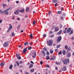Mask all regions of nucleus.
Returning a JSON list of instances; mask_svg holds the SVG:
<instances>
[{
    "mask_svg": "<svg viewBox=\"0 0 74 74\" xmlns=\"http://www.w3.org/2000/svg\"><path fill=\"white\" fill-rule=\"evenodd\" d=\"M62 62L64 63V64H67V63H69V62H70V61L69 60H67L66 59H65L64 60H62Z\"/></svg>",
    "mask_w": 74,
    "mask_h": 74,
    "instance_id": "f257e3e1",
    "label": "nucleus"
},
{
    "mask_svg": "<svg viewBox=\"0 0 74 74\" xmlns=\"http://www.w3.org/2000/svg\"><path fill=\"white\" fill-rule=\"evenodd\" d=\"M48 45L49 46H51L52 45L53 43V41L52 40H49L47 41Z\"/></svg>",
    "mask_w": 74,
    "mask_h": 74,
    "instance_id": "f03ea898",
    "label": "nucleus"
},
{
    "mask_svg": "<svg viewBox=\"0 0 74 74\" xmlns=\"http://www.w3.org/2000/svg\"><path fill=\"white\" fill-rule=\"evenodd\" d=\"M62 40V36H59L58 37L57 39V42H59Z\"/></svg>",
    "mask_w": 74,
    "mask_h": 74,
    "instance_id": "7ed1b4c3",
    "label": "nucleus"
},
{
    "mask_svg": "<svg viewBox=\"0 0 74 74\" xmlns=\"http://www.w3.org/2000/svg\"><path fill=\"white\" fill-rule=\"evenodd\" d=\"M9 28L8 29V30L7 31V33H8V32H9V31H10V30H11L12 28V26L11 24H9Z\"/></svg>",
    "mask_w": 74,
    "mask_h": 74,
    "instance_id": "20e7f679",
    "label": "nucleus"
},
{
    "mask_svg": "<svg viewBox=\"0 0 74 74\" xmlns=\"http://www.w3.org/2000/svg\"><path fill=\"white\" fill-rule=\"evenodd\" d=\"M36 56V52H34L32 54V57L33 58H34Z\"/></svg>",
    "mask_w": 74,
    "mask_h": 74,
    "instance_id": "39448f33",
    "label": "nucleus"
},
{
    "mask_svg": "<svg viewBox=\"0 0 74 74\" xmlns=\"http://www.w3.org/2000/svg\"><path fill=\"white\" fill-rule=\"evenodd\" d=\"M16 57H17V59H18L19 60H21V57L20 56V55H19V54H16Z\"/></svg>",
    "mask_w": 74,
    "mask_h": 74,
    "instance_id": "423d86ee",
    "label": "nucleus"
},
{
    "mask_svg": "<svg viewBox=\"0 0 74 74\" xmlns=\"http://www.w3.org/2000/svg\"><path fill=\"white\" fill-rule=\"evenodd\" d=\"M8 45V41H6L3 44V47H7V46Z\"/></svg>",
    "mask_w": 74,
    "mask_h": 74,
    "instance_id": "0eeeda50",
    "label": "nucleus"
},
{
    "mask_svg": "<svg viewBox=\"0 0 74 74\" xmlns=\"http://www.w3.org/2000/svg\"><path fill=\"white\" fill-rule=\"evenodd\" d=\"M4 13L6 15H8V14L9 12H8V11L6 10L3 11Z\"/></svg>",
    "mask_w": 74,
    "mask_h": 74,
    "instance_id": "6e6552de",
    "label": "nucleus"
},
{
    "mask_svg": "<svg viewBox=\"0 0 74 74\" xmlns=\"http://www.w3.org/2000/svg\"><path fill=\"white\" fill-rule=\"evenodd\" d=\"M27 48H25L23 50V53H26V52L27 51Z\"/></svg>",
    "mask_w": 74,
    "mask_h": 74,
    "instance_id": "1a4fd4ad",
    "label": "nucleus"
},
{
    "mask_svg": "<svg viewBox=\"0 0 74 74\" xmlns=\"http://www.w3.org/2000/svg\"><path fill=\"white\" fill-rule=\"evenodd\" d=\"M66 66H64V67H63V68H62V71H65L66 70H67V69H66Z\"/></svg>",
    "mask_w": 74,
    "mask_h": 74,
    "instance_id": "9d476101",
    "label": "nucleus"
},
{
    "mask_svg": "<svg viewBox=\"0 0 74 74\" xmlns=\"http://www.w3.org/2000/svg\"><path fill=\"white\" fill-rule=\"evenodd\" d=\"M62 30H61L59 31V32H58L57 33V35H60L62 34Z\"/></svg>",
    "mask_w": 74,
    "mask_h": 74,
    "instance_id": "9b49d317",
    "label": "nucleus"
},
{
    "mask_svg": "<svg viewBox=\"0 0 74 74\" xmlns=\"http://www.w3.org/2000/svg\"><path fill=\"white\" fill-rule=\"evenodd\" d=\"M14 13L16 15H18L19 14V10H16Z\"/></svg>",
    "mask_w": 74,
    "mask_h": 74,
    "instance_id": "f8f14e48",
    "label": "nucleus"
},
{
    "mask_svg": "<svg viewBox=\"0 0 74 74\" xmlns=\"http://www.w3.org/2000/svg\"><path fill=\"white\" fill-rule=\"evenodd\" d=\"M25 11V9H21L20 10H19V12H21V13H23Z\"/></svg>",
    "mask_w": 74,
    "mask_h": 74,
    "instance_id": "ddd939ff",
    "label": "nucleus"
},
{
    "mask_svg": "<svg viewBox=\"0 0 74 74\" xmlns=\"http://www.w3.org/2000/svg\"><path fill=\"white\" fill-rule=\"evenodd\" d=\"M55 56H53L52 57V58H51L50 59V60H55Z\"/></svg>",
    "mask_w": 74,
    "mask_h": 74,
    "instance_id": "4468645a",
    "label": "nucleus"
},
{
    "mask_svg": "<svg viewBox=\"0 0 74 74\" xmlns=\"http://www.w3.org/2000/svg\"><path fill=\"white\" fill-rule=\"evenodd\" d=\"M5 64V62H1L0 64V66H4V65Z\"/></svg>",
    "mask_w": 74,
    "mask_h": 74,
    "instance_id": "2eb2a0df",
    "label": "nucleus"
},
{
    "mask_svg": "<svg viewBox=\"0 0 74 74\" xmlns=\"http://www.w3.org/2000/svg\"><path fill=\"white\" fill-rule=\"evenodd\" d=\"M70 31H71V28H68L67 31V33H69L70 32Z\"/></svg>",
    "mask_w": 74,
    "mask_h": 74,
    "instance_id": "dca6fc26",
    "label": "nucleus"
},
{
    "mask_svg": "<svg viewBox=\"0 0 74 74\" xmlns=\"http://www.w3.org/2000/svg\"><path fill=\"white\" fill-rule=\"evenodd\" d=\"M24 46L26 47V46H27L28 45V42H25L24 44Z\"/></svg>",
    "mask_w": 74,
    "mask_h": 74,
    "instance_id": "f3484780",
    "label": "nucleus"
},
{
    "mask_svg": "<svg viewBox=\"0 0 74 74\" xmlns=\"http://www.w3.org/2000/svg\"><path fill=\"white\" fill-rule=\"evenodd\" d=\"M66 51H65V50H64L63 51H62V53L63 55H64L66 53Z\"/></svg>",
    "mask_w": 74,
    "mask_h": 74,
    "instance_id": "a211bd4d",
    "label": "nucleus"
},
{
    "mask_svg": "<svg viewBox=\"0 0 74 74\" xmlns=\"http://www.w3.org/2000/svg\"><path fill=\"white\" fill-rule=\"evenodd\" d=\"M41 53H42V54L44 55V56H45V53L44 51H42Z\"/></svg>",
    "mask_w": 74,
    "mask_h": 74,
    "instance_id": "6ab92c4d",
    "label": "nucleus"
},
{
    "mask_svg": "<svg viewBox=\"0 0 74 74\" xmlns=\"http://www.w3.org/2000/svg\"><path fill=\"white\" fill-rule=\"evenodd\" d=\"M67 57H70V56H71V53H68L67 54Z\"/></svg>",
    "mask_w": 74,
    "mask_h": 74,
    "instance_id": "aec40b11",
    "label": "nucleus"
},
{
    "mask_svg": "<svg viewBox=\"0 0 74 74\" xmlns=\"http://www.w3.org/2000/svg\"><path fill=\"white\" fill-rule=\"evenodd\" d=\"M13 67V66L12 65H10L9 67V69H12Z\"/></svg>",
    "mask_w": 74,
    "mask_h": 74,
    "instance_id": "412c9836",
    "label": "nucleus"
},
{
    "mask_svg": "<svg viewBox=\"0 0 74 74\" xmlns=\"http://www.w3.org/2000/svg\"><path fill=\"white\" fill-rule=\"evenodd\" d=\"M33 66V64H30L29 68V69H31V68H32V67Z\"/></svg>",
    "mask_w": 74,
    "mask_h": 74,
    "instance_id": "4be33fe9",
    "label": "nucleus"
},
{
    "mask_svg": "<svg viewBox=\"0 0 74 74\" xmlns=\"http://www.w3.org/2000/svg\"><path fill=\"white\" fill-rule=\"evenodd\" d=\"M46 59L47 60H49V59L50 58V57H49V56H46Z\"/></svg>",
    "mask_w": 74,
    "mask_h": 74,
    "instance_id": "5701e85b",
    "label": "nucleus"
},
{
    "mask_svg": "<svg viewBox=\"0 0 74 74\" xmlns=\"http://www.w3.org/2000/svg\"><path fill=\"white\" fill-rule=\"evenodd\" d=\"M52 2L54 3H56V2H57V0H53Z\"/></svg>",
    "mask_w": 74,
    "mask_h": 74,
    "instance_id": "b1692460",
    "label": "nucleus"
},
{
    "mask_svg": "<svg viewBox=\"0 0 74 74\" xmlns=\"http://www.w3.org/2000/svg\"><path fill=\"white\" fill-rule=\"evenodd\" d=\"M55 30L56 32H58V31H59V29L56 28L55 29Z\"/></svg>",
    "mask_w": 74,
    "mask_h": 74,
    "instance_id": "393cba45",
    "label": "nucleus"
},
{
    "mask_svg": "<svg viewBox=\"0 0 74 74\" xmlns=\"http://www.w3.org/2000/svg\"><path fill=\"white\" fill-rule=\"evenodd\" d=\"M60 47V45H58L56 46V48H59Z\"/></svg>",
    "mask_w": 74,
    "mask_h": 74,
    "instance_id": "a878e982",
    "label": "nucleus"
},
{
    "mask_svg": "<svg viewBox=\"0 0 74 74\" xmlns=\"http://www.w3.org/2000/svg\"><path fill=\"white\" fill-rule=\"evenodd\" d=\"M73 30H71V32L69 33V34H73Z\"/></svg>",
    "mask_w": 74,
    "mask_h": 74,
    "instance_id": "bb28decb",
    "label": "nucleus"
},
{
    "mask_svg": "<svg viewBox=\"0 0 74 74\" xmlns=\"http://www.w3.org/2000/svg\"><path fill=\"white\" fill-rule=\"evenodd\" d=\"M54 36H55L54 35H51L50 36V38H53L54 37Z\"/></svg>",
    "mask_w": 74,
    "mask_h": 74,
    "instance_id": "cd10ccee",
    "label": "nucleus"
},
{
    "mask_svg": "<svg viewBox=\"0 0 74 74\" xmlns=\"http://www.w3.org/2000/svg\"><path fill=\"white\" fill-rule=\"evenodd\" d=\"M36 21L34 20L33 21V25H35L36 24Z\"/></svg>",
    "mask_w": 74,
    "mask_h": 74,
    "instance_id": "c85d7f7f",
    "label": "nucleus"
},
{
    "mask_svg": "<svg viewBox=\"0 0 74 74\" xmlns=\"http://www.w3.org/2000/svg\"><path fill=\"white\" fill-rule=\"evenodd\" d=\"M50 52L51 54H52L53 53V51L51 49L50 50Z\"/></svg>",
    "mask_w": 74,
    "mask_h": 74,
    "instance_id": "c756f323",
    "label": "nucleus"
},
{
    "mask_svg": "<svg viewBox=\"0 0 74 74\" xmlns=\"http://www.w3.org/2000/svg\"><path fill=\"white\" fill-rule=\"evenodd\" d=\"M29 8L27 7V8L26 9V12H28V11H29Z\"/></svg>",
    "mask_w": 74,
    "mask_h": 74,
    "instance_id": "7c9ffc66",
    "label": "nucleus"
},
{
    "mask_svg": "<svg viewBox=\"0 0 74 74\" xmlns=\"http://www.w3.org/2000/svg\"><path fill=\"white\" fill-rule=\"evenodd\" d=\"M16 63L17 65V66H19V62L18 61L16 62Z\"/></svg>",
    "mask_w": 74,
    "mask_h": 74,
    "instance_id": "2f4dec72",
    "label": "nucleus"
},
{
    "mask_svg": "<svg viewBox=\"0 0 74 74\" xmlns=\"http://www.w3.org/2000/svg\"><path fill=\"white\" fill-rule=\"evenodd\" d=\"M62 13V12L61 11H58L57 12V13L58 14H61Z\"/></svg>",
    "mask_w": 74,
    "mask_h": 74,
    "instance_id": "473e14b6",
    "label": "nucleus"
},
{
    "mask_svg": "<svg viewBox=\"0 0 74 74\" xmlns=\"http://www.w3.org/2000/svg\"><path fill=\"white\" fill-rule=\"evenodd\" d=\"M62 51H60L58 53V55H61V54H62Z\"/></svg>",
    "mask_w": 74,
    "mask_h": 74,
    "instance_id": "72a5a7b5",
    "label": "nucleus"
},
{
    "mask_svg": "<svg viewBox=\"0 0 74 74\" xmlns=\"http://www.w3.org/2000/svg\"><path fill=\"white\" fill-rule=\"evenodd\" d=\"M4 13V11H2L1 10H0V14H3Z\"/></svg>",
    "mask_w": 74,
    "mask_h": 74,
    "instance_id": "f704fd0d",
    "label": "nucleus"
},
{
    "mask_svg": "<svg viewBox=\"0 0 74 74\" xmlns=\"http://www.w3.org/2000/svg\"><path fill=\"white\" fill-rule=\"evenodd\" d=\"M32 47H29L28 48V50H30V49H32Z\"/></svg>",
    "mask_w": 74,
    "mask_h": 74,
    "instance_id": "c9c22d12",
    "label": "nucleus"
},
{
    "mask_svg": "<svg viewBox=\"0 0 74 74\" xmlns=\"http://www.w3.org/2000/svg\"><path fill=\"white\" fill-rule=\"evenodd\" d=\"M34 71V69H33L31 70V72H33Z\"/></svg>",
    "mask_w": 74,
    "mask_h": 74,
    "instance_id": "e433bc0d",
    "label": "nucleus"
},
{
    "mask_svg": "<svg viewBox=\"0 0 74 74\" xmlns=\"http://www.w3.org/2000/svg\"><path fill=\"white\" fill-rule=\"evenodd\" d=\"M43 49L45 51V52H46V51H47V49L45 47L43 48Z\"/></svg>",
    "mask_w": 74,
    "mask_h": 74,
    "instance_id": "4c0bfd02",
    "label": "nucleus"
},
{
    "mask_svg": "<svg viewBox=\"0 0 74 74\" xmlns=\"http://www.w3.org/2000/svg\"><path fill=\"white\" fill-rule=\"evenodd\" d=\"M20 27H21V25H18L17 27V29H20Z\"/></svg>",
    "mask_w": 74,
    "mask_h": 74,
    "instance_id": "58836bf2",
    "label": "nucleus"
},
{
    "mask_svg": "<svg viewBox=\"0 0 74 74\" xmlns=\"http://www.w3.org/2000/svg\"><path fill=\"white\" fill-rule=\"evenodd\" d=\"M30 37L31 39H32V37H33V34H30Z\"/></svg>",
    "mask_w": 74,
    "mask_h": 74,
    "instance_id": "ea45409f",
    "label": "nucleus"
},
{
    "mask_svg": "<svg viewBox=\"0 0 74 74\" xmlns=\"http://www.w3.org/2000/svg\"><path fill=\"white\" fill-rule=\"evenodd\" d=\"M49 34H53V32H52V31H51L50 32H49Z\"/></svg>",
    "mask_w": 74,
    "mask_h": 74,
    "instance_id": "a19ab883",
    "label": "nucleus"
},
{
    "mask_svg": "<svg viewBox=\"0 0 74 74\" xmlns=\"http://www.w3.org/2000/svg\"><path fill=\"white\" fill-rule=\"evenodd\" d=\"M12 36L13 37V36H14L15 34H14V32H12Z\"/></svg>",
    "mask_w": 74,
    "mask_h": 74,
    "instance_id": "79ce46f5",
    "label": "nucleus"
},
{
    "mask_svg": "<svg viewBox=\"0 0 74 74\" xmlns=\"http://www.w3.org/2000/svg\"><path fill=\"white\" fill-rule=\"evenodd\" d=\"M55 51L56 52H58V49H55Z\"/></svg>",
    "mask_w": 74,
    "mask_h": 74,
    "instance_id": "37998d69",
    "label": "nucleus"
},
{
    "mask_svg": "<svg viewBox=\"0 0 74 74\" xmlns=\"http://www.w3.org/2000/svg\"><path fill=\"white\" fill-rule=\"evenodd\" d=\"M11 9V8H8L7 9H6V10L8 11H9V10H10Z\"/></svg>",
    "mask_w": 74,
    "mask_h": 74,
    "instance_id": "c03bdc74",
    "label": "nucleus"
},
{
    "mask_svg": "<svg viewBox=\"0 0 74 74\" xmlns=\"http://www.w3.org/2000/svg\"><path fill=\"white\" fill-rule=\"evenodd\" d=\"M65 48L66 50L68 48V47H67V46H65Z\"/></svg>",
    "mask_w": 74,
    "mask_h": 74,
    "instance_id": "a18cd8bd",
    "label": "nucleus"
},
{
    "mask_svg": "<svg viewBox=\"0 0 74 74\" xmlns=\"http://www.w3.org/2000/svg\"><path fill=\"white\" fill-rule=\"evenodd\" d=\"M71 51V49L68 48V51H67V52L68 53V52H69V51Z\"/></svg>",
    "mask_w": 74,
    "mask_h": 74,
    "instance_id": "49530a36",
    "label": "nucleus"
},
{
    "mask_svg": "<svg viewBox=\"0 0 74 74\" xmlns=\"http://www.w3.org/2000/svg\"><path fill=\"white\" fill-rule=\"evenodd\" d=\"M56 63L57 65H59L60 64V63L59 62H56Z\"/></svg>",
    "mask_w": 74,
    "mask_h": 74,
    "instance_id": "de8ad7c7",
    "label": "nucleus"
},
{
    "mask_svg": "<svg viewBox=\"0 0 74 74\" xmlns=\"http://www.w3.org/2000/svg\"><path fill=\"white\" fill-rule=\"evenodd\" d=\"M46 66L47 67H50V66H49L48 65V64H47L46 65Z\"/></svg>",
    "mask_w": 74,
    "mask_h": 74,
    "instance_id": "09e8293b",
    "label": "nucleus"
},
{
    "mask_svg": "<svg viewBox=\"0 0 74 74\" xmlns=\"http://www.w3.org/2000/svg\"><path fill=\"white\" fill-rule=\"evenodd\" d=\"M58 3L57 2L56 3H55V7H56L57 5H58Z\"/></svg>",
    "mask_w": 74,
    "mask_h": 74,
    "instance_id": "8fccbe9b",
    "label": "nucleus"
},
{
    "mask_svg": "<svg viewBox=\"0 0 74 74\" xmlns=\"http://www.w3.org/2000/svg\"><path fill=\"white\" fill-rule=\"evenodd\" d=\"M47 55H49V52L47 51Z\"/></svg>",
    "mask_w": 74,
    "mask_h": 74,
    "instance_id": "3c124183",
    "label": "nucleus"
},
{
    "mask_svg": "<svg viewBox=\"0 0 74 74\" xmlns=\"http://www.w3.org/2000/svg\"><path fill=\"white\" fill-rule=\"evenodd\" d=\"M22 63H23V61H20V62H19L20 64H22Z\"/></svg>",
    "mask_w": 74,
    "mask_h": 74,
    "instance_id": "603ef678",
    "label": "nucleus"
},
{
    "mask_svg": "<svg viewBox=\"0 0 74 74\" xmlns=\"http://www.w3.org/2000/svg\"><path fill=\"white\" fill-rule=\"evenodd\" d=\"M60 19L61 20H63V18L62 16H61L60 17Z\"/></svg>",
    "mask_w": 74,
    "mask_h": 74,
    "instance_id": "864d4df0",
    "label": "nucleus"
},
{
    "mask_svg": "<svg viewBox=\"0 0 74 74\" xmlns=\"http://www.w3.org/2000/svg\"><path fill=\"white\" fill-rule=\"evenodd\" d=\"M71 39L72 40H74V37H72L71 38Z\"/></svg>",
    "mask_w": 74,
    "mask_h": 74,
    "instance_id": "5fc2aeb1",
    "label": "nucleus"
},
{
    "mask_svg": "<svg viewBox=\"0 0 74 74\" xmlns=\"http://www.w3.org/2000/svg\"><path fill=\"white\" fill-rule=\"evenodd\" d=\"M63 33H66V30H64Z\"/></svg>",
    "mask_w": 74,
    "mask_h": 74,
    "instance_id": "6e6d98bb",
    "label": "nucleus"
},
{
    "mask_svg": "<svg viewBox=\"0 0 74 74\" xmlns=\"http://www.w3.org/2000/svg\"><path fill=\"white\" fill-rule=\"evenodd\" d=\"M42 63H43V62H42V61H40V64L41 65L42 64Z\"/></svg>",
    "mask_w": 74,
    "mask_h": 74,
    "instance_id": "4d7b16f0",
    "label": "nucleus"
},
{
    "mask_svg": "<svg viewBox=\"0 0 74 74\" xmlns=\"http://www.w3.org/2000/svg\"><path fill=\"white\" fill-rule=\"evenodd\" d=\"M25 18H28V16H27V15H25Z\"/></svg>",
    "mask_w": 74,
    "mask_h": 74,
    "instance_id": "13d9d810",
    "label": "nucleus"
},
{
    "mask_svg": "<svg viewBox=\"0 0 74 74\" xmlns=\"http://www.w3.org/2000/svg\"><path fill=\"white\" fill-rule=\"evenodd\" d=\"M43 37H46V35L45 34H44L43 35Z\"/></svg>",
    "mask_w": 74,
    "mask_h": 74,
    "instance_id": "bf43d9fd",
    "label": "nucleus"
},
{
    "mask_svg": "<svg viewBox=\"0 0 74 74\" xmlns=\"http://www.w3.org/2000/svg\"><path fill=\"white\" fill-rule=\"evenodd\" d=\"M25 74H29V73L27 72H25Z\"/></svg>",
    "mask_w": 74,
    "mask_h": 74,
    "instance_id": "052dcab7",
    "label": "nucleus"
},
{
    "mask_svg": "<svg viewBox=\"0 0 74 74\" xmlns=\"http://www.w3.org/2000/svg\"><path fill=\"white\" fill-rule=\"evenodd\" d=\"M14 67H16V64H14Z\"/></svg>",
    "mask_w": 74,
    "mask_h": 74,
    "instance_id": "680f3d73",
    "label": "nucleus"
},
{
    "mask_svg": "<svg viewBox=\"0 0 74 74\" xmlns=\"http://www.w3.org/2000/svg\"><path fill=\"white\" fill-rule=\"evenodd\" d=\"M30 63H32V64H34V62H33L32 61H31L30 62Z\"/></svg>",
    "mask_w": 74,
    "mask_h": 74,
    "instance_id": "e2e57ef3",
    "label": "nucleus"
},
{
    "mask_svg": "<svg viewBox=\"0 0 74 74\" xmlns=\"http://www.w3.org/2000/svg\"><path fill=\"white\" fill-rule=\"evenodd\" d=\"M2 20H0V23H2Z\"/></svg>",
    "mask_w": 74,
    "mask_h": 74,
    "instance_id": "0e129e2a",
    "label": "nucleus"
},
{
    "mask_svg": "<svg viewBox=\"0 0 74 74\" xmlns=\"http://www.w3.org/2000/svg\"><path fill=\"white\" fill-rule=\"evenodd\" d=\"M16 4H18V3H19V1H16Z\"/></svg>",
    "mask_w": 74,
    "mask_h": 74,
    "instance_id": "69168bd1",
    "label": "nucleus"
},
{
    "mask_svg": "<svg viewBox=\"0 0 74 74\" xmlns=\"http://www.w3.org/2000/svg\"><path fill=\"white\" fill-rule=\"evenodd\" d=\"M17 19L18 21H19L20 20V18H18Z\"/></svg>",
    "mask_w": 74,
    "mask_h": 74,
    "instance_id": "338daca9",
    "label": "nucleus"
},
{
    "mask_svg": "<svg viewBox=\"0 0 74 74\" xmlns=\"http://www.w3.org/2000/svg\"><path fill=\"white\" fill-rule=\"evenodd\" d=\"M3 5L4 7H5V6H7V5H6V4H5V5Z\"/></svg>",
    "mask_w": 74,
    "mask_h": 74,
    "instance_id": "774afa93",
    "label": "nucleus"
}]
</instances>
